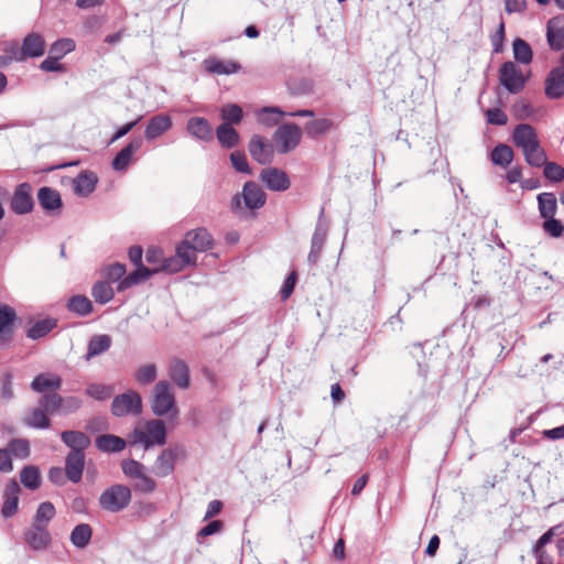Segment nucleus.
Wrapping results in <instances>:
<instances>
[{
  "mask_svg": "<svg viewBox=\"0 0 564 564\" xmlns=\"http://www.w3.org/2000/svg\"><path fill=\"white\" fill-rule=\"evenodd\" d=\"M151 409L158 416H163L171 413V416L176 419L178 416V409L175 404V395L171 384L161 380L156 382L152 392Z\"/></svg>",
  "mask_w": 564,
  "mask_h": 564,
  "instance_id": "1",
  "label": "nucleus"
},
{
  "mask_svg": "<svg viewBox=\"0 0 564 564\" xmlns=\"http://www.w3.org/2000/svg\"><path fill=\"white\" fill-rule=\"evenodd\" d=\"M132 443L142 444L144 448L166 443V429L161 420L148 421L144 429H135L132 434Z\"/></svg>",
  "mask_w": 564,
  "mask_h": 564,
  "instance_id": "2",
  "label": "nucleus"
},
{
  "mask_svg": "<svg viewBox=\"0 0 564 564\" xmlns=\"http://www.w3.org/2000/svg\"><path fill=\"white\" fill-rule=\"evenodd\" d=\"M180 245L189 256L193 257V260L196 262L197 257L196 252H206L214 247V238L210 232L204 228L198 227L192 230H188Z\"/></svg>",
  "mask_w": 564,
  "mask_h": 564,
  "instance_id": "3",
  "label": "nucleus"
},
{
  "mask_svg": "<svg viewBox=\"0 0 564 564\" xmlns=\"http://www.w3.org/2000/svg\"><path fill=\"white\" fill-rule=\"evenodd\" d=\"M530 73L523 70L511 61L505 62L499 68V83L510 93L519 94L523 90Z\"/></svg>",
  "mask_w": 564,
  "mask_h": 564,
  "instance_id": "4",
  "label": "nucleus"
},
{
  "mask_svg": "<svg viewBox=\"0 0 564 564\" xmlns=\"http://www.w3.org/2000/svg\"><path fill=\"white\" fill-rule=\"evenodd\" d=\"M131 500V490L124 485H113L106 489L99 498V505L104 510L118 512L124 509Z\"/></svg>",
  "mask_w": 564,
  "mask_h": 564,
  "instance_id": "5",
  "label": "nucleus"
},
{
  "mask_svg": "<svg viewBox=\"0 0 564 564\" xmlns=\"http://www.w3.org/2000/svg\"><path fill=\"white\" fill-rule=\"evenodd\" d=\"M302 134L303 131L296 123L280 126L273 134L278 151L284 154L294 150L300 144Z\"/></svg>",
  "mask_w": 564,
  "mask_h": 564,
  "instance_id": "6",
  "label": "nucleus"
},
{
  "mask_svg": "<svg viewBox=\"0 0 564 564\" xmlns=\"http://www.w3.org/2000/svg\"><path fill=\"white\" fill-rule=\"evenodd\" d=\"M111 412L115 416L140 414L142 412L141 395L132 390L116 395L112 400Z\"/></svg>",
  "mask_w": 564,
  "mask_h": 564,
  "instance_id": "7",
  "label": "nucleus"
},
{
  "mask_svg": "<svg viewBox=\"0 0 564 564\" xmlns=\"http://www.w3.org/2000/svg\"><path fill=\"white\" fill-rule=\"evenodd\" d=\"M18 322L15 310L9 304H0V346H9L14 338Z\"/></svg>",
  "mask_w": 564,
  "mask_h": 564,
  "instance_id": "8",
  "label": "nucleus"
},
{
  "mask_svg": "<svg viewBox=\"0 0 564 564\" xmlns=\"http://www.w3.org/2000/svg\"><path fill=\"white\" fill-rule=\"evenodd\" d=\"M82 400L77 397L63 398L57 392L42 395V405L55 410V412L61 411L64 414L76 412L82 408Z\"/></svg>",
  "mask_w": 564,
  "mask_h": 564,
  "instance_id": "9",
  "label": "nucleus"
},
{
  "mask_svg": "<svg viewBox=\"0 0 564 564\" xmlns=\"http://www.w3.org/2000/svg\"><path fill=\"white\" fill-rule=\"evenodd\" d=\"M183 247L177 243L175 248V254L171 256L169 258H164L163 264L160 267H154V269H158L159 272H166V273H177L185 269L188 265L195 264L196 262L193 260V257L189 256Z\"/></svg>",
  "mask_w": 564,
  "mask_h": 564,
  "instance_id": "10",
  "label": "nucleus"
},
{
  "mask_svg": "<svg viewBox=\"0 0 564 564\" xmlns=\"http://www.w3.org/2000/svg\"><path fill=\"white\" fill-rule=\"evenodd\" d=\"M259 178L269 189L274 192L286 191L291 185L288 174L276 167L263 169Z\"/></svg>",
  "mask_w": 564,
  "mask_h": 564,
  "instance_id": "11",
  "label": "nucleus"
},
{
  "mask_svg": "<svg viewBox=\"0 0 564 564\" xmlns=\"http://www.w3.org/2000/svg\"><path fill=\"white\" fill-rule=\"evenodd\" d=\"M11 209L19 215L28 214L33 209L32 187L29 183L20 184L11 198Z\"/></svg>",
  "mask_w": 564,
  "mask_h": 564,
  "instance_id": "12",
  "label": "nucleus"
},
{
  "mask_svg": "<svg viewBox=\"0 0 564 564\" xmlns=\"http://www.w3.org/2000/svg\"><path fill=\"white\" fill-rule=\"evenodd\" d=\"M249 153L254 161L264 165L271 163L273 159V145L261 135H253L249 142Z\"/></svg>",
  "mask_w": 564,
  "mask_h": 564,
  "instance_id": "13",
  "label": "nucleus"
},
{
  "mask_svg": "<svg viewBox=\"0 0 564 564\" xmlns=\"http://www.w3.org/2000/svg\"><path fill=\"white\" fill-rule=\"evenodd\" d=\"M46 43L40 33L31 32L22 41L20 58H35L44 55Z\"/></svg>",
  "mask_w": 564,
  "mask_h": 564,
  "instance_id": "14",
  "label": "nucleus"
},
{
  "mask_svg": "<svg viewBox=\"0 0 564 564\" xmlns=\"http://www.w3.org/2000/svg\"><path fill=\"white\" fill-rule=\"evenodd\" d=\"M284 115H288L290 117H314V111L310 109H301L294 112L285 113L278 107H263L258 112V120L259 122L271 127L278 124L281 117Z\"/></svg>",
  "mask_w": 564,
  "mask_h": 564,
  "instance_id": "15",
  "label": "nucleus"
},
{
  "mask_svg": "<svg viewBox=\"0 0 564 564\" xmlns=\"http://www.w3.org/2000/svg\"><path fill=\"white\" fill-rule=\"evenodd\" d=\"M544 93L549 99H558L564 96V66L553 68L545 78Z\"/></svg>",
  "mask_w": 564,
  "mask_h": 564,
  "instance_id": "16",
  "label": "nucleus"
},
{
  "mask_svg": "<svg viewBox=\"0 0 564 564\" xmlns=\"http://www.w3.org/2000/svg\"><path fill=\"white\" fill-rule=\"evenodd\" d=\"M142 139H132L124 148H122L112 160V169L118 172H124L133 161V155L141 149Z\"/></svg>",
  "mask_w": 564,
  "mask_h": 564,
  "instance_id": "17",
  "label": "nucleus"
},
{
  "mask_svg": "<svg viewBox=\"0 0 564 564\" xmlns=\"http://www.w3.org/2000/svg\"><path fill=\"white\" fill-rule=\"evenodd\" d=\"M546 39L550 47L553 51H561L564 48V18L554 17L547 21L546 24Z\"/></svg>",
  "mask_w": 564,
  "mask_h": 564,
  "instance_id": "18",
  "label": "nucleus"
},
{
  "mask_svg": "<svg viewBox=\"0 0 564 564\" xmlns=\"http://www.w3.org/2000/svg\"><path fill=\"white\" fill-rule=\"evenodd\" d=\"M31 389L37 393L56 392L62 387V378L58 375L43 372L34 377L30 384Z\"/></svg>",
  "mask_w": 564,
  "mask_h": 564,
  "instance_id": "19",
  "label": "nucleus"
},
{
  "mask_svg": "<svg viewBox=\"0 0 564 564\" xmlns=\"http://www.w3.org/2000/svg\"><path fill=\"white\" fill-rule=\"evenodd\" d=\"M25 543L34 551L46 549L51 543V534L45 527L32 524L30 529L24 532Z\"/></svg>",
  "mask_w": 564,
  "mask_h": 564,
  "instance_id": "20",
  "label": "nucleus"
},
{
  "mask_svg": "<svg viewBox=\"0 0 564 564\" xmlns=\"http://www.w3.org/2000/svg\"><path fill=\"white\" fill-rule=\"evenodd\" d=\"M55 410H50L42 405V398L39 400V405L31 409L25 416L23 422L33 429H48L51 426V420L48 413H54Z\"/></svg>",
  "mask_w": 564,
  "mask_h": 564,
  "instance_id": "21",
  "label": "nucleus"
},
{
  "mask_svg": "<svg viewBox=\"0 0 564 564\" xmlns=\"http://www.w3.org/2000/svg\"><path fill=\"white\" fill-rule=\"evenodd\" d=\"M242 198L245 205L249 209H259L267 202V195L263 189L252 181H249L243 185Z\"/></svg>",
  "mask_w": 564,
  "mask_h": 564,
  "instance_id": "22",
  "label": "nucleus"
},
{
  "mask_svg": "<svg viewBox=\"0 0 564 564\" xmlns=\"http://www.w3.org/2000/svg\"><path fill=\"white\" fill-rule=\"evenodd\" d=\"M187 132L204 142H209L214 138V130L212 124L202 117H192L186 123Z\"/></svg>",
  "mask_w": 564,
  "mask_h": 564,
  "instance_id": "23",
  "label": "nucleus"
},
{
  "mask_svg": "<svg viewBox=\"0 0 564 564\" xmlns=\"http://www.w3.org/2000/svg\"><path fill=\"white\" fill-rule=\"evenodd\" d=\"M204 68L209 74L231 75L240 69V64L231 59H219L210 56L203 62Z\"/></svg>",
  "mask_w": 564,
  "mask_h": 564,
  "instance_id": "24",
  "label": "nucleus"
},
{
  "mask_svg": "<svg viewBox=\"0 0 564 564\" xmlns=\"http://www.w3.org/2000/svg\"><path fill=\"white\" fill-rule=\"evenodd\" d=\"M85 466V454L80 452H69L65 462L66 478L72 482H79Z\"/></svg>",
  "mask_w": 564,
  "mask_h": 564,
  "instance_id": "25",
  "label": "nucleus"
},
{
  "mask_svg": "<svg viewBox=\"0 0 564 564\" xmlns=\"http://www.w3.org/2000/svg\"><path fill=\"white\" fill-rule=\"evenodd\" d=\"M538 140V132L531 124L520 123L513 129L512 141L521 151L532 145Z\"/></svg>",
  "mask_w": 564,
  "mask_h": 564,
  "instance_id": "26",
  "label": "nucleus"
},
{
  "mask_svg": "<svg viewBox=\"0 0 564 564\" xmlns=\"http://www.w3.org/2000/svg\"><path fill=\"white\" fill-rule=\"evenodd\" d=\"M169 376L181 389H187L191 383L188 366L178 358H173L169 366Z\"/></svg>",
  "mask_w": 564,
  "mask_h": 564,
  "instance_id": "27",
  "label": "nucleus"
},
{
  "mask_svg": "<svg viewBox=\"0 0 564 564\" xmlns=\"http://www.w3.org/2000/svg\"><path fill=\"white\" fill-rule=\"evenodd\" d=\"M172 127L171 117L167 115H156L152 117L144 130V137L147 140H155Z\"/></svg>",
  "mask_w": 564,
  "mask_h": 564,
  "instance_id": "28",
  "label": "nucleus"
},
{
  "mask_svg": "<svg viewBox=\"0 0 564 564\" xmlns=\"http://www.w3.org/2000/svg\"><path fill=\"white\" fill-rule=\"evenodd\" d=\"M158 273V269L147 268L143 264L137 265V269L129 273L126 278H123L118 286L117 291L122 292L135 284H139L145 280H148L151 275Z\"/></svg>",
  "mask_w": 564,
  "mask_h": 564,
  "instance_id": "29",
  "label": "nucleus"
},
{
  "mask_svg": "<svg viewBox=\"0 0 564 564\" xmlns=\"http://www.w3.org/2000/svg\"><path fill=\"white\" fill-rule=\"evenodd\" d=\"M176 452L172 448H166L158 456L153 465V473L158 477H166L171 475L175 467Z\"/></svg>",
  "mask_w": 564,
  "mask_h": 564,
  "instance_id": "30",
  "label": "nucleus"
},
{
  "mask_svg": "<svg viewBox=\"0 0 564 564\" xmlns=\"http://www.w3.org/2000/svg\"><path fill=\"white\" fill-rule=\"evenodd\" d=\"M19 484L14 479L10 480L4 488L6 500L1 509L3 517L9 518L17 512L19 505Z\"/></svg>",
  "mask_w": 564,
  "mask_h": 564,
  "instance_id": "31",
  "label": "nucleus"
},
{
  "mask_svg": "<svg viewBox=\"0 0 564 564\" xmlns=\"http://www.w3.org/2000/svg\"><path fill=\"white\" fill-rule=\"evenodd\" d=\"M37 199L40 205L46 212H54L62 208V197L58 191L44 186L41 187L37 192Z\"/></svg>",
  "mask_w": 564,
  "mask_h": 564,
  "instance_id": "32",
  "label": "nucleus"
},
{
  "mask_svg": "<svg viewBox=\"0 0 564 564\" xmlns=\"http://www.w3.org/2000/svg\"><path fill=\"white\" fill-rule=\"evenodd\" d=\"M62 441L72 448L70 452L84 451L90 445V438L83 432L79 431H64L61 434Z\"/></svg>",
  "mask_w": 564,
  "mask_h": 564,
  "instance_id": "33",
  "label": "nucleus"
},
{
  "mask_svg": "<svg viewBox=\"0 0 564 564\" xmlns=\"http://www.w3.org/2000/svg\"><path fill=\"white\" fill-rule=\"evenodd\" d=\"M97 181V176L94 173L82 172L73 181L74 191L80 196H87L94 192Z\"/></svg>",
  "mask_w": 564,
  "mask_h": 564,
  "instance_id": "34",
  "label": "nucleus"
},
{
  "mask_svg": "<svg viewBox=\"0 0 564 564\" xmlns=\"http://www.w3.org/2000/svg\"><path fill=\"white\" fill-rule=\"evenodd\" d=\"M96 446L105 453H117L124 449L126 441L112 434H104L96 438Z\"/></svg>",
  "mask_w": 564,
  "mask_h": 564,
  "instance_id": "35",
  "label": "nucleus"
},
{
  "mask_svg": "<svg viewBox=\"0 0 564 564\" xmlns=\"http://www.w3.org/2000/svg\"><path fill=\"white\" fill-rule=\"evenodd\" d=\"M57 326L55 318H44L33 323L26 330V337L30 339H40L45 337Z\"/></svg>",
  "mask_w": 564,
  "mask_h": 564,
  "instance_id": "36",
  "label": "nucleus"
},
{
  "mask_svg": "<svg viewBox=\"0 0 564 564\" xmlns=\"http://www.w3.org/2000/svg\"><path fill=\"white\" fill-rule=\"evenodd\" d=\"M525 162L533 167H541L546 163V152L541 147L540 140L522 151Z\"/></svg>",
  "mask_w": 564,
  "mask_h": 564,
  "instance_id": "37",
  "label": "nucleus"
},
{
  "mask_svg": "<svg viewBox=\"0 0 564 564\" xmlns=\"http://www.w3.org/2000/svg\"><path fill=\"white\" fill-rule=\"evenodd\" d=\"M539 212L542 218L554 217L557 210V199L553 193L538 195Z\"/></svg>",
  "mask_w": 564,
  "mask_h": 564,
  "instance_id": "38",
  "label": "nucleus"
},
{
  "mask_svg": "<svg viewBox=\"0 0 564 564\" xmlns=\"http://www.w3.org/2000/svg\"><path fill=\"white\" fill-rule=\"evenodd\" d=\"M111 338L108 335H97L94 336L87 347L86 359L89 360L93 357H96L110 348Z\"/></svg>",
  "mask_w": 564,
  "mask_h": 564,
  "instance_id": "39",
  "label": "nucleus"
},
{
  "mask_svg": "<svg viewBox=\"0 0 564 564\" xmlns=\"http://www.w3.org/2000/svg\"><path fill=\"white\" fill-rule=\"evenodd\" d=\"M216 135L219 143L228 149L236 147L239 142L238 132L227 123H221L216 129Z\"/></svg>",
  "mask_w": 564,
  "mask_h": 564,
  "instance_id": "40",
  "label": "nucleus"
},
{
  "mask_svg": "<svg viewBox=\"0 0 564 564\" xmlns=\"http://www.w3.org/2000/svg\"><path fill=\"white\" fill-rule=\"evenodd\" d=\"M512 51L514 59L518 63L529 65L533 59V52L531 46L524 40L518 37L512 43Z\"/></svg>",
  "mask_w": 564,
  "mask_h": 564,
  "instance_id": "41",
  "label": "nucleus"
},
{
  "mask_svg": "<svg viewBox=\"0 0 564 564\" xmlns=\"http://www.w3.org/2000/svg\"><path fill=\"white\" fill-rule=\"evenodd\" d=\"M93 530L89 524L82 523L74 528L70 533V542L78 549H84L90 542Z\"/></svg>",
  "mask_w": 564,
  "mask_h": 564,
  "instance_id": "42",
  "label": "nucleus"
},
{
  "mask_svg": "<svg viewBox=\"0 0 564 564\" xmlns=\"http://www.w3.org/2000/svg\"><path fill=\"white\" fill-rule=\"evenodd\" d=\"M91 295L97 303L106 304L113 299L115 291L108 281H98L91 289Z\"/></svg>",
  "mask_w": 564,
  "mask_h": 564,
  "instance_id": "43",
  "label": "nucleus"
},
{
  "mask_svg": "<svg viewBox=\"0 0 564 564\" xmlns=\"http://www.w3.org/2000/svg\"><path fill=\"white\" fill-rule=\"evenodd\" d=\"M333 127V122L329 119L322 118V119H315L310 122H307L304 127L306 134L312 138L316 139L321 135L326 134L330 128Z\"/></svg>",
  "mask_w": 564,
  "mask_h": 564,
  "instance_id": "44",
  "label": "nucleus"
},
{
  "mask_svg": "<svg viewBox=\"0 0 564 564\" xmlns=\"http://www.w3.org/2000/svg\"><path fill=\"white\" fill-rule=\"evenodd\" d=\"M513 150L507 144H498L491 151V161L496 165L507 167L513 160Z\"/></svg>",
  "mask_w": 564,
  "mask_h": 564,
  "instance_id": "45",
  "label": "nucleus"
},
{
  "mask_svg": "<svg viewBox=\"0 0 564 564\" xmlns=\"http://www.w3.org/2000/svg\"><path fill=\"white\" fill-rule=\"evenodd\" d=\"M55 516V507L52 502L45 501L42 502L36 510V513L33 519V523L39 527H45L47 529V525L50 521Z\"/></svg>",
  "mask_w": 564,
  "mask_h": 564,
  "instance_id": "46",
  "label": "nucleus"
},
{
  "mask_svg": "<svg viewBox=\"0 0 564 564\" xmlns=\"http://www.w3.org/2000/svg\"><path fill=\"white\" fill-rule=\"evenodd\" d=\"M67 307L80 316H86L93 312L91 301L85 295L72 296L67 302Z\"/></svg>",
  "mask_w": 564,
  "mask_h": 564,
  "instance_id": "47",
  "label": "nucleus"
},
{
  "mask_svg": "<svg viewBox=\"0 0 564 564\" xmlns=\"http://www.w3.org/2000/svg\"><path fill=\"white\" fill-rule=\"evenodd\" d=\"M20 479L24 487L31 490L37 489L41 484L39 468L33 465L24 467L20 473Z\"/></svg>",
  "mask_w": 564,
  "mask_h": 564,
  "instance_id": "48",
  "label": "nucleus"
},
{
  "mask_svg": "<svg viewBox=\"0 0 564 564\" xmlns=\"http://www.w3.org/2000/svg\"><path fill=\"white\" fill-rule=\"evenodd\" d=\"M115 390L112 386L104 383H91L85 389V393L98 401L109 399L113 394Z\"/></svg>",
  "mask_w": 564,
  "mask_h": 564,
  "instance_id": "49",
  "label": "nucleus"
},
{
  "mask_svg": "<svg viewBox=\"0 0 564 564\" xmlns=\"http://www.w3.org/2000/svg\"><path fill=\"white\" fill-rule=\"evenodd\" d=\"M242 109L237 104H228L220 110V117L224 120V123L229 126L238 124L242 120Z\"/></svg>",
  "mask_w": 564,
  "mask_h": 564,
  "instance_id": "50",
  "label": "nucleus"
},
{
  "mask_svg": "<svg viewBox=\"0 0 564 564\" xmlns=\"http://www.w3.org/2000/svg\"><path fill=\"white\" fill-rule=\"evenodd\" d=\"M76 47L75 41L72 39H59L55 41L50 47V54L63 58L66 54L73 52Z\"/></svg>",
  "mask_w": 564,
  "mask_h": 564,
  "instance_id": "51",
  "label": "nucleus"
},
{
  "mask_svg": "<svg viewBox=\"0 0 564 564\" xmlns=\"http://www.w3.org/2000/svg\"><path fill=\"white\" fill-rule=\"evenodd\" d=\"M156 378V367L153 364H148L139 367L135 371V380L140 384H149Z\"/></svg>",
  "mask_w": 564,
  "mask_h": 564,
  "instance_id": "52",
  "label": "nucleus"
},
{
  "mask_svg": "<svg viewBox=\"0 0 564 564\" xmlns=\"http://www.w3.org/2000/svg\"><path fill=\"white\" fill-rule=\"evenodd\" d=\"M133 488L135 491L143 492V494H150L155 490L156 484L150 476H148L144 471H142L134 479Z\"/></svg>",
  "mask_w": 564,
  "mask_h": 564,
  "instance_id": "53",
  "label": "nucleus"
},
{
  "mask_svg": "<svg viewBox=\"0 0 564 564\" xmlns=\"http://www.w3.org/2000/svg\"><path fill=\"white\" fill-rule=\"evenodd\" d=\"M542 166H544L543 174L549 181L562 182L564 180V167L560 164L546 160V163Z\"/></svg>",
  "mask_w": 564,
  "mask_h": 564,
  "instance_id": "54",
  "label": "nucleus"
},
{
  "mask_svg": "<svg viewBox=\"0 0 564 564\" xmlns=\"http://www.w3.org/2000/svg\"><path fill=\"white\" fill-rule=\"evenodd\" d=\"M8 451L19 458H26L30 455V444L26 440L17 438L9 443Z\"/></svg>",
  "mask_w": 564,
  "mask_h": 564,
  "instance_id": "55",
  "label": "nucleus"
},
{
  "mask_svg": "<svg viewBox=\"0 0 564 564\" xmlns=\"http://www.w3.org/2000/svg\"><path fill=\"white\" fill-rule=\"evenodd\" d=\"M544 223L542 225V228L545 234L553 238H558L564 232V225L558 219H555L554 217L551 218H544Z\"/></svg>",
  "mask_w": 564,
  "mask_h": 564,
  "instance_id": "56",
  "label": "nucleus"
},
{
  "mask_svg": "<svg viewBox=\"0 0 564 564\" xmlns=\"http://www.w3.org/2000/svg\"><path fill=\"white\" fill-rule=\"evenodd\" d=\"M230 161L236 171L240 173L251 174V170L243 152L235 151L230 154Z\"/></svg>",
  "mask_w": 564,
  "mask_h": 564,
  "instance_id": "57",
  "label": "nucleus"
},
{
  "mask_svg": "<svg viewBox=\"0 0 564 564\" xmlns=\"http://www.w3.org/2000/svg\"><path fill=\"white\" fill-rule=\"evenodd\" d=\"M506 40L505 22L501 19L497 31L490 36L492 48L495 53H501L503 50V42Z\"/></svg>",
  "mask_w": 564,
  "mask_h": 564,
  "instance_id": "58",
  "label": "nucleus"
},
{
  "mask_svg": "<svg viewBox=\"0 0 564 564\" xmlns=\"http://www.w3.org/2000/svg\"><path fill=\"white\" fill-rule=\"evenodd\" d=\"M126 274V267L121 263H113L105 269V278L108 282L121 281Z\"/></svg>",
  "mask_w": 564,
  "mask_h": 564,
  "instance_id": "59",
  "label": "nucleus"
},
{
  "mask_svg": "<svg viewBox=\"0 0 564 564\" xmlns=\"http://www.w3.org/2000/svg\"><path fill=\"white\" fill-rule=\"evenodd\" d=\"M122 471L130 478L135 479L142 471H144V466L133 459L123 460L121 464Z\"/></svg>",
  "mask_w": 564,
  "mask_h": 564,
  "instance_id": "60",
  "label": "nucleus"
},
{
  "mask_svg": "<svg viewBox=\"0 0 564 564\" xmlns=\"http://www.w3.org/2000/svg\"><path fill=\"white\" fill-rule=\"evenodd\" d=\"M487 122L496 126H505L508 121L507 115L499 108L486 110Z\"/></svg>",
  "mask_w": 564,
  "mask_h": 564,
  "instance_id": "61",
  "label": "nucleus"
},
{
  "mask_svg": "<svg viewBox=\"0 0 564 564\" xmlns=\"http://www.w3.org/2000/svg\"><path fill=\"white\" fill-rule=\"evenodd\" d=\"M40 68L44 72H65V67L59 63V58L51 54L40 64Z\"/></svg>",
  "mask_w": 564,
  "mask_h": 564,
  "instance_id": "62",
  "label": "nucleus"
},
{
  "mask_svg": "<svg viewBox=\"0 0 564 564\" xmlns=\"http://www.w3.org/2000/svg\"><path fill=\"white\" fill-rule=\"evenodd\" d=\"M297 274L295 271L291 272L289 276L285 279L282 290H281V296L282 300L285 301L291 296V294L294 291L295 283H296Z\"/></svg>",
  "mask_w": 564,
  "mask_h": 564,
  "instance_id": "63",
  "label": "nucleus"
},
{
  "mask_svg": "<svg viewBox=\"0 0 564 564\" xmlns=\"http://www.w3.org/2000/svg\"><path fill=\"white\" fill-rule=\"evenodd\" d=\"M147 262L154 267H160L163 264L164 256L161 249L158 248H149L145 254Z\"/></svg>",
  "mask_w": 564,
  "mask_h": 564,
  "instance_id": "64",
  "label": "nucleus"
}]
</instances>
